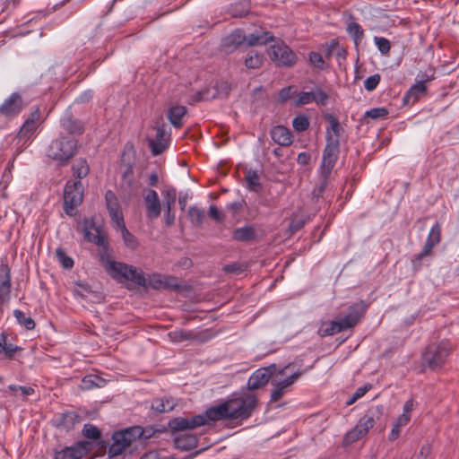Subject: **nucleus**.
<instances>
[{
  "mask_svg": "<svg viewBox=\"0 0 459 459\" xmlns=\"http://www.w3.org/2000/svg\"><path fill=\"white\" fill-rule=\"evenodd\" d=\"M271 137L273 143H292L290 130L283 126H276L271 130Z\"/></svg>",
  "mask_w": 459,
  "mask_h": 459,
  "instance_id": "nucleus-27",
  "label": "nucleus"
},
{
  "mask_svg": "<svg viewBox=\"0 0 459 459\" xmlns=\"http://www.w3.org/2000/svg\"><path fill=\"white\" fill-rule=\"evenodd\" d=\"M63 128L70 134H82L84 131V124L74 118L72 114H66L61 120Z\"/></svg>",
  "mask_w": 459,
  "mask_h": 459,
  "instance_id": "nucleus-22",
  "label": "nucleus"
},
{
  "mask_svg": "<svg viewBox=\"0 0 459 459\" xmlns=\"http://www.w3.org/2000/svg\"><path fill=\"white\" fill-rule=\"evenodd\" d=\"M256 238V231L254 226L246 225L237 228L232 232V239L238 242H250Z\"/></svg>",
  "mask_w": 459,
  "mask_h": 459,
  "instance_id": "nucleus-25",
  "label": "nucleus"
},
{
  "mask_svg": "<svg viewBox=\"0 0 459 459\" xmlns=\"http://www.w3.org/2000/svg\"><path fill=\"white\" fill-rule=\"evenodd\" d=\"M348 329H350L349 326L346 325L343 318H341L339 320H333L328 323H324L318 329V334L321 337H325L333 335Z\"/></svg>",
  "mask_w": 459,
  "mask_h": 459,
  "instance_id": "nucleus-21",
  "label": "nucleus"
},
{
  "mask_svg": "<svg viewBox=\"0 0 459 459\" xmlns=\"http://www.w3.org/2000/svg\"><path fill=\"white\" fill-rule=\"evenodd\" d=\"M108 213H109L112 222H114L116 224L117 229L121 230L126 227V223L124 221L121 208L117 209V210H114L112 212H109Z\"/></svg>",
  "mask_w": 459,
  "mask_h": 459,
  "instance_id": "nucleus-57",
  "label": "nucleus"
},
{
  "mask_svg": "<svg viewBox=\"0 0 459 459\" xmlns=\"http://www.w3.org/2000/svg\"><path fill=\"white\" fill-rule=\"evenodd\" d=\"M246 40V36L240 30H236L222 40V47L228 52L237 49Z\"/></svg>",
  "mask_w": 459,
  "mask_h": 459,
  "instance_id": "nucleus-24",
  "label": "nucleus"
},
{
  "mask_svg": "<svg viewBox=\"0 0 459 459\" xmlns=\"http://www.w3.org/2000/svg\"><path fill=\"white\" fill-rule=\"evenodd\" d=\"M187 217L194 226H200L205 218V212L201 208L191 206L188 209Z\"/></svg>",
  "mask_w": 459,
  "mask_h": 459,
  "instance_id": "nucleus-41",
  "label": "nucleus"
},
{
  "mask_svg": "<svg viewBox=\"0 0 459 459\" xmlns=\"http://www.w3.org/2000/svg\"><path fill=\"white\" fill-rule=\"evenodd\" d=\"M136 152L134 149V145L126 146L121 153L120 162L121 166L126 168L134 169L135 165Z\"/></svg>",
  "mask_w": 459,
  "mask_h": 459,
  "instance_id": "nucleus-34",
  "label": "nucleus"
},
{
  "mask_svg": "<svg viewBox=\"0 0 459 459\" xmlns=\"http://www.w3.org/2000/svg\"><path fill=\"white\" fill-rule=\"evenodd\" d=\"M105 201L108 212L114 210L120 209V204L118 203L117 197L112 190H108L106 192Z\"/></svg>",
  "mask_w": 459,
  "mask_h": 459,
  "instance_id": "nucleus-50",
  "label": "nucleus"
},
{
  "mask_svg": "<svg viewBox=\"0 0 459 459\" xmlns=\"http://www.w3.org/2000/svg\"><path fill=\"white\" fill-rule=\"evenodd\" d=\"M27 107L22 96L15 91L4 100L0 105V117H3L6 121L18 117Z\"/></svg>",
  "mask_w": 459,
  "mask_h": 459,
  "instance_id": "nucleus-9",
  "label": "nucleus"
},
{
  "mask_svg": "<svg viewBox=\"0 0 459 459\" xmlns=\"http://www.w3.org/2000/svg\"><path fill=\"white\" fill-rule=\"evenodd\" d=\"M91 448L89 441H78L70 446L55 450L54 459H82Z\"/></svg>",
  "mask_w": 459,
  "mask_h": 459,
  "instance_id": "nucleus-10",
  "label": "nucleus"
},
{
  "mask_svg": "<svg viewBox=\"0 0 459 459\" xmlns=\"http://www.w3.org/2000/svg\"><path fill=\"white\" fill-rule=\"evenodd\" d=\"M177 403L170 396L157 397L152 399L151 410L156 413H165L172 411Z\"/></svg>",
  "mask_w": 459,
  "mask_h": 459,
  "instance_id": "nucleus-23",
  "label": "nucleus"
},
{
  "mask_svg": "<svg viewBox=\"0 0 459 459\" xmlns=\"http://www.w3.org/2000/svg\"><path fill=\"white\" fill-rule=\"evenodd\" d=\"M294 93L295 91L293 86L284 87L279 92V100L281 102L284 103L290 100Z\"/></svg>",
  "mask_w": 459,
  "mask_h": 459,
  "instance_id": "nucleus-64",
  "label": "nucleus"
},
{
  "mask_svg": "<svg viewBox=\"0 0 459 459\" xmlns=\"http://www.w3.org/2000/svg\"><path fill=\"white\" fill-rule=\"evenodd\" d=\"M338 146L339 145H325L320 166V175L330 177L338 159Z\"/></svg>",
  "mask_w": 459,
  "mask_h": 459,
  "instance_id": "nucleus-16",
  "label": "nucleus"
},
{
  "mask_svg": "<svg viewBox=\"0 0 459 459\" xmlns=\"http://www.w3.org/2000/svg\"><path fill=\"white\" fill-rule=\"evenodd\" d=\"M258 400L255 394L245 397L239 396L228 399L218 405L208 408L203 414L208 421H219L224 420L248 419L257 406Z\"/></svg>",
  "mask_w": 459,
  "mask_h": 459,
  "instance_id": "nucleus-2",
  "label": "nucleus"
},
{
  "mask_svg": "<svg viewBox=\"0 0 459 459\" xmlns=\"http://www.w3.org/2000/svg\"><path fill=\"white\" fill-rule=\"evenodd\" d=\"M121 230V234H122V238H123V240L125 242V245L132 249V250H135L138 246H139V243H138V240L136 238V237L134 235H133L126 228V226L123 229L120 230Z\"/></svg>",
  "mask_w": 459,
  "mask_h": 459,
  "instance_id": "nucleus-48",
  "label": "nucleus"
},
{
  "mask_svg": "<svg viewBox=\"0 0 459 459\" xmlns=\"http://www.w3.org/2000/svg\"><path fill=\"white\" fill-rule=\"evenodd\" d=\"M82 224V232L84 234L85 240L97 245L100 248L99 254L100 259L101 262L107 261V269L108 267V262L110 261V249L107 234L100 229V227L96 226L93 218H84Z\"/></svg>",
  "mask_w": 459,
  "mask_h": 459,
  "instance_id": "nucleus-3",
  "label": "nucleus"
},
{
  "mask_svg": "<svg viewBox=\"0 0 459 459\" xmlns=\"http://www.w3.org/2000/svg\"><path fill=\"white\" fill-rule=\"evenodd\" d=\"M107 271L115 280L130 281L139 286L147 287V279L144 273L133 265L122 262L109 261Z\"/></svg>",
  "mask_w": 459,
  "mask_h": 459,
  "instance_id": "nucleus-6",
  "label": "nucleus"
},
{
  "mask_svg": "<svg viewBox=\"0 0 459 459\" xmlns=\"http://www.w3.org/2000/svg\"><path fill=\"white\" fill-rule=\"evenodd\" d=\"M76 153V145H49L47 155L58 162L65 164Z\"/></svg>",
  "mask_w": 459,
  "mask_h": 459,
  "instance_id": "nucleus-12",
  "label": "nucleus"
},
{
  "mask_svg": "<svg viewBox=\"0 0 459 459\" xmlns=\"http://www.w3.org/2000/svg\"><path fill=\"white\" fill-rule=\"evenodd\" d=\"M175 447L180 451H190L197 447L198 437L194 434H178L174 437Z\"/></svg>",
  "mask_w": 459,
  "mask_h": 459,
  "instance_id": "nucleus-20",
  "label": "nucleus"
},
{
  "mask_svg": "<svg viewBox=\"0 0 459 459\" xmlns=\"http://www.w3.org/2000/svg\"><path fill=\"white\" fill-rule=\"evenodd\" d=\"M380 79H381V77L378 74L368 76L364 81L365 89L368 91H374L377 87V85L380 82Z\"/></svg>",
  "mask_w": 459,
  "mask_h": 459,
  "instance_id": "nucleus-60",
  "label": "nucleus"
},
{
  "mask_svg": "<svg viewBox=\"0 0 459 459\" xmlns=\"http://www.w3.org/2000/svg\"><path fill=\"white\" fill-rule=\"evenodd\" d=\"M11 269L7 264H0V305L6 304L11 298Z\"/></svg>",
  "mask_w": 459,
  "mask_h": 459,
  "instance_id": "nucleus-17",
  "label": "nucleus"
},
{
  "mask_svg": "<svg viewBox=\"0 0 459 459\" xmlns=\"http://www.w3.org/2000/svg\"><path fill=\"white\" fill-rule=\"evenodd\" d=\"M374 42L381 54L386 55L389 53L391 46L390 41L387 39L383 37H375Z\"/></svg>",
  "mask_w": 459,
  "mask_h": 459,
  "instance_id": "nucleus-56",
  "label": "nucleus"
},
{
  "mask_svg": "<svg viewBox=\"0 0 459 459\" xmlns=\"http://www.w3.org/2000/svg\"><path fill=\"white\" fill-rule=\"evenodd\" d=\"M157 433L154 425L142 427L134 425L116 430L111 437L112 443L108 448V456L110 459L121 456L126 458L137 455L141 446L151 439Z\"/></svg>",
  "mask_w": 459,
  "mask_h": 459,
  "instance_id": "nucleus-1",
  "label": "nucleus"
},
{
  "mask_svg": "<svg viewBox=\"0 0 459 459\" xmlns=\"http://www.w3.org/2000/svg\"><path fill=\"white\" fill-rule=\"evenodd\" d=\"M90 171V168L85 159H80L73 165L74 176L80 180L85 178Z\"/></svg>",
  "mask_w": 459,
  "mask_h": 459,
  "instance_id": "nucleus-43",
  "label": "nucleus"
},
{
  "mask_svg": "<svg viewBox=\"0 0 459 459\" xmlns=\"http://www.w3.org/2000/svg\"><path fill=\"white\" fill-rule=\"evenodd\" d=\"M269 381L270 378L268 377V375L260 368L254 371L249 377L247 388L249 390H256L264 387Z\"/></svg>",
  "mask_w": 459,
  "mask_h": 459,
  "instance_id": "nucleus-26",
  "label": "nucleus"
},
{
  "mask_svg": "<svg viewBox=\"0 0 459 459\" xmlns=\"http://www.w3.org/2000/svg\"><path fill=\"white\" fill-rule=\"evenodd\" d=\"M38 126L31 124V118H26L17 134L19 142H31L37 133Z\"/></svg>",
  "mask_w": 459,
  "mask_h": 459,
  "instance_id": "nucleus-29",
  "label": "nucleus"
},
{
  "mask_svg": "<svg viewBox=\"0 0 459 459\" xmlns=\"http://www.w3.org/2000/svg\"><path fill=\"white\" fill-rule=\"evenodd\" d=\"M105 380L97 375L85 376L82 380L81 387L83 390H90L94 387H101Z\"/></svg>",
  "mask_w": 459,
  "mask_h": 459,
  "instance_id": "nucleus-39",
  "label": "nucleus"
},
{
  "mask_svg": "<svg viewBox=\"0 0 459 459\" xmlns=\"http://www.w3.org/2000/svg\"><path fill=\"white\" fill-rule=\"evenodd\" d=\"M206 424L205 417L202 414L191 418L175 417L169 420L168 427L172 433L194 429Z\"/></svg>",
  "mask_w": 459,
  "mask_h": 459,
  "instance_id": "nucleus-11",
  "label": "nucleus"
},
{
  "mask_svg": "<svg viewBox=\"0 0 459 459\" xmlns=\"http://www.w3.org/2000/svg\"><path fill=\"white\" fill-rule=\"evenodd\" d=\"M388 115V110L384 107L373 108L365 112V117H370L372 119L384 118Z\"/></svg>",
  "mask_w": 459,
  "mask_h": 459,
  "instance_id": "nucleus-54",
  "label": "nucleus"
},
{
  "mask_svg": "<svg viewBox=\"0 0 459 459\" xmlns=\"http://www.w3.org/2000/svg\"><path fill=\"white\" fill-rule=\"evenodd\" d=\"M273 39L270 32L250 33L246 36V42L248 46L264 45Z\"/></svg>",
  "mask_w": 459,
  "mask_h": 459,
  "instance_id": "nucleus-35",
  "label": "nucleus"
},
{
  "mask_svg": "<svg viewBox=\"0 0 459 459\" xmlns=\"http://www.w3.org/2000/svg\"><path fill=\"white\" fill-rule=\"evenodd\" d=\"M307 371V368L304 370H297L294 373H292L290 376L287 377L283 380L281 381H274L279 385L283 387L288 392L290 391V386L295 383L296 380H298L304 373Z\"/></svg>",
  "mask_w": 459,
  "mask_h": 459,
  "instance_id": "nucleus-46",
  "label": "nucleus"
},
{
  "mask_svg": "<svg viewBox=\"0 0 459 459\" xmlns=\"http://www.w3.org/2000/svg\"><path fill=\"white\" fill-rule=\"evenodd\" d=\"M13 316L16 318L17 322L21 325L24 326L26 330H33L35 328V321L30 316H26L22 311L15 309L13 311Z\"/></svg>",
  "mask_w": 459,
  "mask_h": 459,
  "instance_id": "nucleus-44",
  "label": "nucleus"
},
{
  "mask_svg": "<svg viewBox=\"0 0 459 459\" xmlns=\"http://www.w3.org/2000/svg\"><path fill=\"white\" fill-rule=\"evenodd\" d=\"M164 197L165 206L173 207L177 198V192L175 188L167 189L162 192Z\"/></svg>",
  "mask_w": 459,
  "mask_h": 459,
  "instance_id": "nucleus-58",
  "label": "nucleus"
},
{
  "mask_svg": "<svg viewBox=\"0 0 459 459\" xmlns=\"http://www.w3.org/2000/svg\"><path fill=\"white\" fill-rule=\"evenodd\" d=\"M380 414L381 411L378 407L368 410L365 415L359 420L355 427L344 435L342 446L347 447L365 437L369 429L375 426L376 419H378Z\"/></svg>",
  "mask_w": 459,
  "mask_h": 459,
  "instance_id": "nucleus-5",
  "label": "nucleus"
},
{
  "mask_svg": "<svg viewBox=\"0 0 459 459\" xmlns=\"http://www.w3.org/2000/svg\"><path fill=\"white\" fill-rule=\"evenodd\" d=\"M292 126L297 132H304L309 127V120L305 115L296 116L292 120Z\"/></svg>",
  "mask_w": 459,
  "mask_h": 459,
  "instance_id": "nucleus-49",
  "label": "nucleus"
},
{
  "mask_svg": "<svg viewBox=\"0 0 459 459\" xmlns=\"http://www.w3.org/2000/svg\"><path fill=\"white\" fill-rule=\"evenodd\" d=\"M162 289L178 290L180 286L178 284L177 278L173 276L162 277Z\"/></svg>",
  "mask_w": 459,
  "mask_h": 459,
  "instance_id": "nucleus-61",
  "label": "nucleus"
},
{
  "mask_svg": "<svg viewBox=\"0 0 459 459\" xmlns=\"http://www.w3.org/2000/svg\"><path fill=\"white\" fill-rule=\"evenodd\" d=\"M329 95L321 88L317 87L315 91H302L298 95L295 102L296 106H301L315 102L316 105L325 106L327 104Z\"/></svg>",
  "mask_w": 459,
  "mask_h": 459,
  "instance_id": "nucleus-13",
  "label": "nucleus"
},
{
  "mask_svg": "<svg viewBox=\"0 0 459 459\" xmlns=\"http://www.w3.org/2000/svg\"><path fill=\"white\" fill-rule=\"evenodd\" d=\"M346 30L349 33V35L352 38L354 44L356 46L362 41L364 30L358 22H351L348 23Z\"/></svg>",
  "mask_w": 459,
  "mask_h": 459,
  "instance_id": "nucleus-38",
  "label": "nucleus"
},
{
  "mask_svg": "<svg viewBox=\"0 0 459 459\" xmlns=\"http://www.w3.org/2000/svg\"><path fill=\"white\" fill-rule=\"evenodd\" d=\"M169 336L172 339V341H174V342H183L186 340H195V339H198L202 342L208 340V337H200V336L196 335L194 332L186 331V330H178V331L171 332V333H169Z\"/></svg>",
  "mask_w": 459,
  "mask_h": 459,
  "instance_id": "nucleus-33",
  "label": "nucleus"
},
{
  "mask_svg": "<svg viewBox=\"0 0 459 459\" xmlns=\"http://www.w3.org/2000/svg\"><path fill=\"white\" fill-rule=\"evenodd\" d=\"M431 255L432 253L430 252H425V248H422L419 254L415 255L411 259V267L413 272H419L422 267L424 258Z\"/></svg>",
  "mask_w": 459,
  "mask_h": 459,
  "instance_id": "nucleus-51",
  "label": "nucleus"
},
{
  "mask_svg": "<svg viewBox=\"0 0 459 459\" xmlns=\"http://www.w3.org/2000/svg\"><path fill=\"white\" fill-rule=\"evenodd\" d=\"M250 1L242 0L230 5V13L233 17H243L249 13Z\"/></svg>",
  "mask_w": 459,
  "mask_h": 459,
  "instance_id": "nucleus-37",
  "label": "nucleus"
},
{
  "mask_svg": "<svg viewBox=\"0 0 459 459\" xmlns=\"http://www.w3.org/2000/svg\"><path fill=\"white\" fill-rule=\"evenodd\" d=\"M450 345L446 341L429 344L421 355V367L431 370L440 368L450 354Z\"/></svg>",
  "mask_w": 459,
  "mask_h": 459,
  "instance_id": "nucleus-4",
  "label": "nucleus"
},
{
  "mask_svg": "<svg viewBox=\"0 0 459 459\" xmlns=\"http://www.w3.org/2000/svg\"><path fill=\"white\" fill-rule=\"evenodd\" d=\"M268 55L279 67H291L296 65L298 60L296 53L281 40L270 47Z\"/></svg>",
  "mask_w": 459,
  "mask_h": 459,
  "instance_id": "nucleus-7",
  "label": "nucleus"
},
{
  "mask_svg": "<svg viewBox=\"0 0 459 459\" xmlns=\"http://www.w3.org/2000/svg\"><path fill=\"white\" fill-rule=\"evenodd\" d=\"M324 118L328 123L326 126V143H340L342 134L344 133L343 127L341 126L337 117L333 114H325Z\"/></svg>",
  "mask_w": 459,
  "mask_h": 459,
  "instance_id": "nucleus-15",
  "label": "nucleus"
},
{
  "mask_svg": "<svg viewBox=\"0 0 459 459\" xmlns=\"http://www.w3.org/2000/svg\"><path fill=\"white\" fill-rule=\"evenodd\" d=\"M441 241V225L439 222H436L430 229L423 248L425 252L432 253L433 248L438 245Z\"/></svg>",
  "mask_w": 459,
  "mask_h": 459,
  "instance_id": "nucleus-28",
  "label": "nucleus"
},
{
  "mask_svg": "<svg viewBox=\"0 0 459 459\" xmlns=\"http://www.w3.org/2000/svg\"><path fill=\"white\" fill-rule=\"evenodd\" d=\"M19 349L18 346L7 342V335L4 333H0V353L3 352L7 359H12Z\"/></svg>",
  "mask_w": 459,
  "mask_h": 459,
  "instance_id": "nucleus-36",
  "label": "nucleus"
},
{
  "mask_svg": "<svg viewBox=\"0 0 459 459\" xmlns=\"http://www.w3.org/2000/svg\"><path fill=\"white\" fill-rule=\"evenodd\" d=\"M155 139H151L149 143H168L170 140V133L165 125L157 126L154 129Z\"/></svg>",
  "mask_w": 459,
  "mask_h": 459,
  "instance_id": "nucleus-40",
  "label": "nucleus"
},
{
  "mask_svg": "<svg viewBox=\"0 0 459 459\" xmlns=\"http://www.w3.org/2000/svg\"><path fill=\"white\" fill-rule=\"evenodd\" d=\"M162 275L159 273H154L150 276L147 281V286L152 287L154 290H161L162 289Z\"/></svg>",
  "mask_w": 459,
  "mask_h": 459,
  "instance_id": "nucleus-63",
  "label": "nucleus"
},
{
  "mask_svg": "<svg viewBox=\"0 0 459 459\" xmlns=\"http://www.w3.org/2000/svg\"><path fill=\"white\" fill-rule=\"evenodd\" d=\"M272 384L274 386V388L273 389L272 393H271V396H270V403H276L278 401H280L282 396L288 393L287 390H285L283 387H281V385H279L277 383H275L274 381H272Z\"/></svg>",
  "mask_w": 459,
  "mask_h": 459,
  "instance_id": "nucleus-55",
  "label": "nucleus"
},
{
  "mask_svg": "<svg viewBox=\"0 0 459 459\" xmlns=\"http://www.w3.org/2000/svg\"><path fill=\"white\" fill-rule=\"evenodd\" d=\"M56 255L58 261L61 263L62 266L65 269H71V268H73V266H74V260L65 254L64 249H62L60 247L57 248L56 250Z\"/></svg>",
  "mask_w": 459,
  "mask_h": 459,
  "instance_id": "nucleus-52",
  "label": "nucleus"
},
{
  "mask_svg": "<svg viewBox=\"0 0 459 459\" xmlns=\"http://www.w3.org/2000/svg\"><path fill=\"white\" fill-rule=\"evenodd\" d=\"M368 307L364 300L355 302L348 307L347 315L342 317L350 329L355 327L363 318Z\"/></svg>",
  "mask_w": 459,
  "mask_h": 459,
  "instance_id": "nucleus-14",
  "label": "nucleus"
},
{
  "mask_svg": "<svg viewBox=\"0 0 459 459\" xmlns=\"http://www.w3.org/2000/svg\"><path fill=\"white\" fill-rule=\"evenodd\" d=\"M409 418L400 415L394 423L393 429L388 436L389 441L393 442L400 437L401 428L409 423Z\"/></svg>",
  "mask_w": 459,
  "mask_h": 459,
  "instance_id": "nucleus-42",
  "label": "nucleus"
},
{
  "mask_svg": "<svg viewBox=\"0 0 459 459\" xmlns=\"http://www.w3.org/2000/svg\"><path fill=\"white\" fill-rule=\"evenodd\" d=\"M82 418L76 411H65L55 417L54 425L58 429L66 431L73 429L75 425L79 424Z\"/></svg>",
  "mask_w": 459,
  "mask_h": 459,
  "instance_id": "nucleus-18",
  "label": "nucleus"
},
{
  "mask_svg": "<svg viewBox=\"0 0 459 459\" xmlns=\"http://www.w3.org/2000/svg\"><path fill=\"white\" fill-rule=\"evenodd\" d=\"M186 113V108L181 105H175L168 109L167 117L175 127H180Z\"/></svg>",
  "mask_w": 459,
  "mask_h": 459,
  "instance_id": "nucleus-30",
  "label": "nucleus"
},
{
  "mask_svg": "<svg viewBox=\"0 0 459 459\" xmlns=\"http://www.w3.org/2000/svg\"><path fill=\"white\" fill-rule=\"evenodd\" d=\"M82 434L85 437L93 440L100 438L101 436L100 430L92 424H85L82 429Z\"/></svg>",
  "mask_w": 459,
  "mask_h": 459,
  "instance_id": "nucleus-53",
  "label": "nucleus"
},
{
  "mask_svg": "<svg viewBox=\"0 0 459 459\" xmlns=\"http://www.w3.org/2000/svg\"><path fill=\"white\" fill-rule=\"evenodd\" d=\"M427 91L424 81L418 82L412 85L403 97L405 103H415L419 98L423 95Z\"/></svg>",
  "mask_w": 459,
  "mask_h": 459,
  "instance_id": "nucleus-31",
  "label": "nucleus"
},
{
  "mask_svg": "<svg viewBox=\"0 0 459 459\" xmlns=\"http://www.w3.org/2000/svg\"><path fill=\"white\" fill-rule=\"evenodd\" d=\"M83 200L82 184L80 180L67 181L64 189V211L73 216V211L79 206Z\"/></svg>",
  "mask_w": 459,
  "mask_h": 459,
  "instance_id": "nucleus-8",
  "label": "nucleus"
},
{
  "mask_svg": "<svg viewBox=\"0 0 459 459\" xmlns=\"http://www.w3.org/2000/svg\"><path fill=\"white\" fill-rule=\"evenodd\" d=\"M329 178L330 177H325V175H320V183L316 185L312 191V199L314 202H317L318 199L323 196L327 187Z\"/></svg>",
  "mask_w": 459,
  "mask_h": 459,
  "instance_id": "nucleus-47",
  "label": "nucleus"
},
{
  "mask_svg": "<svg viewBox=\"0 0 459 459\" xmlns=\"http://www.w3.org/2000/svg\"><path fill=\"white\" fill-rule=\"evenodd\" d=\"M146 204V216L150 220L158 218L160 215L161 207L158 194L155 190L150 189L144 195Z\"/></svg>",
  "mask_w": 459,
  "mask_h": 459,
  "instance_id": "nucleus-19",
  "label": "nucleus"
},
{
  "mask_svg": "<svg viewBox=\"0 0 459 459\" xmlns=\"http://www.w3.org/2000/svg\"><path fill=\"white\" fill-rule=\"evenodd\" d=\"M245 180L247 185V188L253 192H259L262 189V184L260 183V178L258 173L254 169H247L245 172Z\"/></svg>",
  "mask_w": 459,
  "mask_h": 459,
  "instance_id": "nucleus-32",
  "label": "nucleus"
},
{
  "mask_svg": "<svg viewBox=\"0 0 459 459\" xmlns=\"http://www.w3.org/2000/svg\"><path fill=\"white\" fill-rule=\"evenodd\" d=\"M263 65V56L255 51H250L245 59V65L248 69H257Z\"/></svg>",
  "mask_w": 459,
  "mask_h": 459,
  "instance_id": "nucleus-45",
  "label": "nucleus"
},
{
  "mask_svg": "<svg viewBox=\"0 0 459 459\" xmlns=\"http://www.w3.org/2000/svg\"><path fill=\"white\" fill-rule=\"evenodd\" d=\"M370 388V385H366L364 386L359 387L356 390V392L352 394V396L346 402V405L349 406L354 403L359 398L364 396Z\"/></svg>",
  "mask_w": 459,
  "mask_h": 459,
  "instance_id": "nucleus-62",
  "label": "nucleus"
},
{
  "mask_svg": "<svg viewBox=\"0 0 459 459\" xmlns=\"http://www.w3.org/2000/svg\"><path fill=\"white\" fill-rule=\"evenodd\" d=\"M134 183V169L126 168L122 174V184L129 188H132Z\"/></svg>",
  "mask_w": 459,
  "mask_h": 459,
  "instance_id": "nucleus-59",
  "label": "nucleus"
}]
</instances>
